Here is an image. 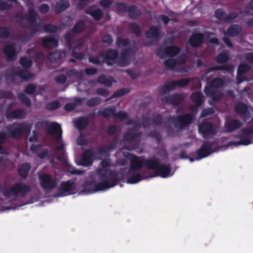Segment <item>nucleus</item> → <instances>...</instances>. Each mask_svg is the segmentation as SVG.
I'll use <instances>...</instances> for the list:
<instances>
[{
    "label": "nucleus",
    "instance_id": "obj_1",
    "mask_svg": "<svg viewBox=\"0 0 253 253\" xmlns=\"http://www.w3.org/2000/svg\"><path fill=\"white\" fill-rule=\"evenodd\" d=\"M97 173L103 181L95 183L92 181H86L83 185V191L85 193H93L104 190L117 185L124 179L125 171L121 169L120 171L111 169L97 170Z\"/></svg>",
    "mask_w": 253,
    "mask_h": 253
},
{
    "label": "nucleus",
    "instance_id": "obj_2",
    "mask_svg": "<svg viewBox=\"0 0 253 253\" xmlns=\"http://www.w3.org/2000/svg\"><path fill=\"white\" fill-rule=\"evenodd\" d=\"M160 160L156 157L146 159L145 161V165L148 169L154 170V175L151 177L160 176L163 178H166L169 175L171 171V167L169 164H160Z\"/></svg>",
    "mask_w": 253,
    "mask_h": 253
},
{
    "label": "nucleus",
    "instance_id": "obj_3",
    "mask_svg": "<svg viewBox=\"0 0 253 253\" xmlns=\"http://www.w3.org/2000/svg\"><path fill=\"white\" fill-rule=\"evenodd\" d=\"M31 191L30 186L23 183L16 182L8 188L2 187L0 183V192H2L3 196L6 198L16 197L18 195L25 197Z\"/></svg>",
    "mask_w": 253,
    "mask_h": 253
},
{
    "label": "nucleus",
    "instance_id": "obj_4",
    "mask_svg": "<svg viewBox=\"0 0 253 253\" xmlns=\"http://www.w3.org/2000/svg\"><path fill=\"white\" fill-rule=\"evenodd\" d=\"M224 84L223 79L216 77L205 86L204 91L208 97H211L214 102H218L222 98V93L217 89L222 87Z\"/></svg>",
    "mask_w": 253,
    "mask_h": 253
},
{
    "label": "nucleus",
    "instance_id": "obj_5",
    "mask_svg": "<svg viewBox=\"0 0 253 253\" xmlns=\"http://www.w3.org/2000/svg\"><path fill=\"white\" fill-rule=\"evenodd\" d=\"M8 131L9 136L13 139H19L23 133L30 134L32 129V124L25 122H14L6 127Z\"/></svg>",
    "mask_w": 253,
    "mask_h": 253
},
{
    "label": "nucleus",
    "instance_id": "obj_6",
    "mask_svg": "<svg viewBox=\"0 0 253 253\" xmlns=\"http://www.w3.org/2000/svg\"><path fill=\"white\" fill-rule=\"evenodd\" d=\"M35 127L38 130L46 128L48 133L53 135L57 142L62 141V128L60 125L56 122L49 123L46 121H39L35 123Z\"/></svg>",
    "mask_w": 253,
    "mask_h": 253
},
{
    "label": "nucleus",
    "instance_id": "obj_7",
    "mask_svg": "<svg viewBox=\"0 0 253 253\" xmlns=\"http://www.w3.org/2000/svg\"><path fill=\"white\" fill-rule=\"evenodd\" d=\"M142 131H135L134 127L126 129L123 135V141L126 142L135 141L137 143L135 145H126L124 148L128 151H132L137 149L141 141L139 138L142 136Z\"/></svg>",
    "mask_w": 253,
    "mask_h": 253
},
{
    "label": "nucleus",
    "instance_id": "obj_8",
    "mask_svg": "<svg viewBox=\"0 0 253 253\" xmlns=\"http://www.w3.org/2000/svg\"><path fill=\"white\" fill-rule=\"evenodd\" d=\"M17 77H19L22 81H27L33 78V75L26 69L22 70L19 67H13L9 74H6L5 77L7 81L11 83L18 84Z\"/></svg>",
    "mask_w": 253,
    "mask_h": 253
},
{
    "label": "nucleus",
    "instance_id": "obj_9",
    "mask_svg": "<svg viewBox=\"0 0 253 253\" xmlns=\"http://www.w3.org/2000/svg\"><path fill=\"white\" fill-rule=\"evenodd\" d=\"M195 115L185 114L175 117L170 116L168 119L169 122L173 123L175 127L182 130L189 126L194 121Z\"/></svg>",
    "mask_w": 253,
    "mask_h": 253
},
{
    "label": "nucleus",
    "instance_id": "obj_10",
    "mask_svg": "<svg viewBox=\"0 0 253 253\" xmlns=\"http://www.w3.org/2000/svg\"><path fill=\"white\" fill-rule=\"evenodd\" d=\"M138 48H124L118 55L116 63L122 67H127L135 60L136 49Z\"/></svg>",
    "mask_w": 253,
    "mask_h": 253
},
{
    "label": "nucleus",
    "instance_id": "obj_11",
    "mask_svg": "<svg viewBox=\"0 0 253 253\" xmlns=\"http://www.w3.org/2000/svg\"><path fill=\"white\" fill-rule=\"evenodd\" d=\"M216 144L217 143L215 141H204L201 147L195 153V155L197 156L196 160H200L214 152L215 150L214 147Z\"/></svg>",
    "mask_w": 253,
    "mask_h": 253
},
{
    "label": "nucleus",
    "instance_id": "obj_12",
    "mask_svg": "<svg viewBox=\"0 0 253 253\" xmlns=\"http://www.w3.org/2000/svg\"><path fill=\"white\" fill-rule=\"evenodd\" d=\"M126 157L128 158L130 161L129 168L127 171V176L131 175L132 172L141 169L142 167L147 168V166L145 164V161L146 159L141 160L137 156L131 154H128Z\"/></svg>",
    "mask_w": 253,
    "mask_h": 253
},
{
    "label": "nucleus",
    "instance_id": "obj_13",
    "mask_svg": "<svg viewBox=\"0 0 253 253\" xmlns=\"http://www.w3.org/2000/svg\"><path fill=\"white\" fill-rule=\"evenodd\" d=\"M39 181L41 187L45 190H52L57 184V179L48 173L41 175L39 176Z\"/></svg>",
    "mask_w": 253,
    "mask_h": 253
},
{
    "label": "nucleus",
    "instance_id": "obj_14",
    "mask_svg": "<svg viewBox=\"0 0 253 253\" xmlns=\"http://www.w3.org/2000/svg\"><path fill=\"white\" fill-rule=\"evenodd\" d=\"M76 188V183L74 181L69 180L61 182L58 188V192L60 196L64 197L75 194Z\"/></svg>",
    "mask_w": 253,
    "mask_h": 253
},
{
    "label": "nucleus",
    "instance_id": "obj_15",
    "mask_svg": "<svg viewBox=\"0 0 253 253\" xmlns=\"http://www.w3.org/2000/svg\"><path fill=\"white\" fill-rule=\"evenodd\" d=\"M198 130L204 138L211 137L216 133L214 126L212 123L207 121H203L199 124Z\"/></svg>",
    "mask_w": 253,
    "mask_h": 253
},
{
    "label": "nucleus",
    "instance_id": "obj_16",
    "mask_svg": "<svg viewBox=\"0 0 253 253\" xmlns=\"http://www.w3.org/2000/svg\"><path fill=\"white\" fill-rule=\"evenodd\" d=\"M161 101L164 104H170L174 107H178L183 104L184 97L181 94L174 93L162 97Z\"/></svg>",
    "mask_w": 253,
    "mask_h": 253
},
{
    "label": "nucleus",
    "instance_id": "obj_17",
    "mask_svg": "<svg viewBox=\"0 0 253 253\" xmlns=\"http://www.w3.org/2000/svg\"><path fill=\"white\" fill-rule=\"evenodd\" d=\"M100 56L103 58L104 62L108 66H112L117 60L118 51L116 48H109L105 53L101 54Z\"/></svg>",
    "mask_w": 253,
    "mask_h": 253
},
{
    "label": "nucleus",
    "instance_id": "obj_18",
    "mask_svg": "<svg viewBox=\"0 0 253 253\" xmlns=\"http://www.w3.org/2000/svg\"><path fill=\"white\" fill-rule=\"evenodd\" d=\"M94 157L95 154L92 149H86L83 152L79 165L82 166H90L92 164Z\"/></svg>",
    "mask_w": 253,
    "mask_h": 253
},
{
    "label": "nucleus",
    "instance_id": "obj_19",
    "mask_svg": "<svg viewBox=\"0 0 253 253\" xmlns=\"http://www.w3.org/2000/svg\"><path fill=\"white\" fill-rule=\"evenodd\" d=\"M181 48H157V55L161 59L172 57L177 55Z\"/></svg>",
    "mask_w": 253,
    "mask_h": 253
},
{
    "label": "nucleus",
    "instance_id": "obj_20",
    "mask_svg": "<svg viewBox=\"0 0 253 253\" xmlns=\"http://www.w3.org/2000/svg\"><path fill=\"white\" fill-rule=\"evenodd\" d=\"M235 111L238 114L243 115V120L247 121L250 117L248 105L244 103H239L235 107Z\"/></svg>",
    "mask_w": 253,
    "mask_h": 253
},
{
    "label": "nucleus",
    "instance_id": "obj_21",
    "mask_svg": "<svg viewBox=\"0 0 253 253\" xmlns=\"http://www.w3.org/2000/svg\"><path fill=\"white\" fill-rule=\"evenodd\" d=\"M120 6H122L123 8H127V11L128 13V16L130 18L133 19H138L142 14V12L140 10L138 9L137 7L135 5H131L127 7L126 5L123 3L119 4Z\"/></svg>",
    "mask_w": 253,
    "mask_h": 253
},
{
    "label": "nucleus",
    "instance_id": "obj_22",
    "mask_svg": "<svg viewBox=\"0 0 253 253\" xmlns=\"http://www.w3.org/2000/svg\"><path fill=\"white\" fill-rule=\"evenodd\" d=\"M242 126V123L238 119H231L227 121L224 124L225 131L226 132H232Z\"/></svg>",
    "mask_w": 253,
    "mask_h": 253
},
{
    "label": "nucleus",
    "instance_id": "obj_23",
    "mask_svg": "<svg viewBox=\"0 0 253 253\" xmlns=\"http://www.w3.org/2000/svg\"><path fill=\"white\" fill-rule=\"evenodd\" d=\"M206 33L205 34L200 33H193L189 39V42L193 47H198L202 45Z\"/></svg>",
    "mask_w": 253,
    "mask_h": 253
},
{
    "label": "nucleus",
    "instance_id": "obj_24",
    "mask_svg": "<svg viewBox=\"0 0 253 253\" xmlns=\"http://www.w3.org/2000/svg\"><path fill=\"white\" fill-rule=\"evenodd\" d=\"M26 115V114L24 110L21 109H15L12 111H7L5 116L7 119L11 120L12 119H24Z\"/></svg>",
    "mask_w": 253,
    "mask_h": 253
},
{
    "label": "nucleus",
    "instance_id": "obj_25",
    "mask_svg": "<svg viewBox=\"0 0 253 253\" xmlns=\"http://www.w3.org/2000/svg\"><path fill=\"white\" fill-rule=\"evenodd\" d=\"M161 33L159 28L152 26L145 32V36L148 39L158 40L161 36Z\"/></svg>",
    "mask_w": 253,
    "mask_h": 253
},
{
    "label": "nucleus",
    "instance_id": "obj_26",
    "mask_svg": "<svg viewBox=\"0 0 253 253\" xmlns=\"http://www.w3.org/2000/svg\"><path fill=\"white\" fill-rule=\"evenodd\" d=\"M177 88L176 80L169 81L160 88V92L162 94H165Z\"/></svg>",
    "mask_w": 253,
    "mask_h": 253
},
{
    "label": "nucleus",
    "instance_id": "obj_27",
    "mask_svg": "<svg viewBox=\"0 0 253 253\" xmlns=\"http://www.w3.org/2000/svg\"><path fill=\"white\" fill-rule=\"evenodd\" d=\"M31 169V165L29 163H25L20 165L18 168L19 175L23 179H26L29 174Z\"/></svg>",
    "mask_w": 253,
    "mask_h": 253
},
{
    "label": "nucleus",
    "instance_id": "obj_28",
    "mask_svg": "<svg viewBox=\"0 0 253 253\" xmlns=\"http://www.w3.org/2000/svg\"><path fill=\"white\" fill-rule=\"evenodd\" d=\"M85 12L91 15L96 20H99L103 17V12L102 10L95 6L86 8Z\"/></svg>",
    "mask_w": 253,
    "mask_h": 253
},
{
    "label": "nucleus",
    "instance_id": "obj_29",
    "mask_svg": "<svg viewBox=\"0 0 253 253\" xmlns=\"http://www.w3.org/2000/svg\"><path fill=\"white\" fill-rule=\"evenodd\" d=\"M16 48H3V52L6 57V60L8 62H14L17 58L18 52L16 50Z\"/></svg>",
    "mask_w": 253,
    "mask_h": 253
},
{
    "label": "nucleus",
    "instance_id": "obj_30",
    "mask_svg": "<svg viewBox=\"0 0 253 253\" xmlns=\"http://www.w3.org/2000/svg\"><path fill=\"white\" fill-rule=\"evenodd\" d=\"M39 18L38 13L34 9V4L30 2L29 4V12L28 20L32 24L35 23L37 20Z\"/></svg>",
    "mask_w": 253,
    "mask_h": 253
},
{
    "label": "nucleus",
    "instance_id": "obj_31",
    "mask_svg": "<svg viewBox=\"0 0 253 253\" xmlns=\"http://www.w3.org/2000/svg\"><path fill=\"white\" fill-rule=\"evenodd\" d=\"M190 99L197 106H201L204 102V96L201 92H194L190 96Z\"/></svg>",
    "mask_w": 253,
    "mask_h": 253
},
{
    "label": "nucleus",
    "instance_id": "obj_32",
    "mask_svg": "<svg viewBox=\"0 0 253 253\" xmlns=\"http://www.w3.org/2000/svg\"><path fill=\"white\" fill-rule=\"evenodd\" d=\"M74 123L75 126L78 129L81 130L84 129L89 124V121L88 119L86 117H81L77 118L74 121Z\"/></svg>",
    "mask_w": 253,
    "mask_h": 253
},
{
    "label": "nucleus",
    "instance_id": "obj_33",
    "mask_svg": "<svg viewBox=\"0 0 253 253\" xmlns=\"http://www.w3.org/2000/svg\"><path fill=\"white\" fill-rule=\"evenodd\" d=\"M133 173L134 172H132V174L130 176H127V173H126V177H127V183L129 184H135L145 178L140 173Z\"/></svg>",
    "mask_w": 253,
    "mask_h": 253
},
{
    "label": "nucleus",
    "instance_id": "obj_34",
    "mask_svg": "<svg viewBox=\"0 0 253 253\" xmlns=\"http://www.w3.org/2000/svg\"><path fill=\"white\" fill-rule=\"evenodd\" d=\"M114 107L106 108L102 110H100L97 112V115L99 116H102L105 118L114 117L115 115Z\"/></svg>",
    "mask_w": 253,
    "mask_h": 253
},
{
    "label": "nucleus",
    "instance_id": "obj_35",
    "mask_svg": "<svg viewBox=\"0 0 253 253\" xmlns=\"http://www.w3.org/2000/svg\"><path fill=\"white\" fill-rule=\"evenodd\" d=\"M42 45L43 47H54L58 46L57 41L52 38H44L42 39Z\"/></svg>",
    "mask_w": 253,
    "mask_h": 253
},
{
    "label": "nucleus",
    "instance_id": "obj_36",
    "mask_svg": "<svg viewBox=\"0 0 253 253\" xmlns=\"http://www.w3.org/2000/svg\"><path fill=\"white\" fill-rule=\"evenodd\" d=\"M66 76L68 77H75L79 80H82L84 77V73L83 71H78L75 69H72L66 72Z\"/></svg>",
    "mask_w": 253,
    "mask_h": 253
},
{
    "label": "nucleus",
    "instance_id": "obj_37",
    "mask_svg": "<svg viewBox=\"0 0 253 253\" xmlns=\"http://www.w3.org/2000/svg\"><path fill=\"white\" fill-rule=\"evenodd\" d=\"M97 82L101 84L110 87L112 85L114 80L111 77L107 78L104 75H101L98 77Z\"/></svg>",
    "mask_w": 253,
    "mask_h": 253
},
{
    "label": "nucleus",
    "instance_id": "obj_38",
    "mask_svg": "<svg viewBox=\"0 0 253 253\" xmlns=\"http://www.w3.org/2000/svg\"><path fill=\"white\" fill-rule=\"evenodd\" d=\"M233 67L231 65H223L211 67L208 69V71L211 72L214 71H225L230 72L233 71Z\"/></svg>",
    "mask_w": 253,
    "mask_h": 253
},
{
    "label": "nucleus",
    "instance_id": "obj_39",
    "mask_svg": "<svg viewBox=\"0 0 253 253\" xmlns=\"http://www.w3.org/2000/svg\"><path fill=\"white\" fill-rule=\"evenodd\" d=\"M69 6V3L67 0H61L56 3L54 7V10L56 13H59L62 11L65 10Z\"/></svg>",
    "mask_w": 253,
    "mask_h": 253
},
{
    "label": "nucleus",
    "instance_id": "obj_40",
    "mask_svg": "<svg viewBox=\"0 0 253 253\" xmlns=\"http://www.w3.org/2000/svg\"><path fill=\"white\" fill-rule=\"evenodd\" d=\"M242 28L237 25H234L229 27L226 32L227 34L232 37L238 35L241 32Z\"/></svg>",
    "mask_w": 253,
    "mask_h": 253
},
{
    "label": "nucleus",
    "instance_id": "obj_41",
    "mask_svg": "<svg viewBox=\"0 0 253 253\" xmlns=\"http://www.w3.org/2000/svg\"><path fill=\"white\" fill-rule=\"evenodd\" d=\"M239 137L240 138V141H239L238 142H229V144L230 145L233 144L236 146H238V145H248L250 144L252 142L253 139H252L250 138L243 137V135L240 136Z\"/></svg>",
    "mask_w": 253,
    "mask_h": 253
},
{
    "label": "nucleus",
    "instance_id": "obj_42",
    "mask_svg": "<svg viewBox=\"0 0 253 253\" xmlns=\"http://www.w3.org/2000/svg\"><path fill=\"white\" fill-rule=\"evenodd\" d=\"M115 144H110L107 146H102L97 149V153L99 155L108 154L113 149H115Z\"/></svg>",
    "mask_w": 253,
    "mask_h": 253
},
{
    "label": "nucleus",
    "instance_id": "obj_43",
    "mask_svg": "<svg viewBox=\"0 0 253 253\" xmlns=\"http://www.w3.org/2000/svg\"><path fill=\"white\" fill-rule=\"evenodd\" d=\"M166 68L171 71H176L175 67L177 65L175 59L169 58L164 62Z\"/></svg>",
    "mask_w": 253,
    "mask_h": 253
},
{
    "label": "nucleus",
    "instance_id": "obj_44",
    "mask_svg": "<svg viewBox=\"0 0 253 253\" xmlns=\"http://www.w3.org/2000/svg\"><path fill=\"white\" fill-rule=\"evenodd\" d=\"M19 63L24 69H28L32 66L33 61L26 56H22L19 60Z\"/></svg>",
    "mask_w": 253,
    "mask_h": 253
},
{
    "label": "nucleus",
    "instance_id": "obj_45",
    "mask_svg": "<svg viewBox=\"0 0 253 253\" xmlns=\"http://www.w3.org/2000/svg\"><path fill=\"white\" fill-rule=\"evenodd\" d=\"M18 98L20 102L26 107H30L31 106V101L30 99L24 93H19Z\"/></svg>",
    "mask_w": 253,
    "mask_h": 253
},
{
    "label": "nucleus",
    "instance_id": "obj_46",
    "mask_svg": "<svg viewBox=\"0 0 253 253\" xmlns=\"http://www.w3.org/2000/svg\"><path fill=\"white\" fill-rule=\"evenodd\" d=\"M130 91L129 88H122L116 90L112 95L111 98H118L122 97Z\"/></svg>",
    "mask_w": 253,
    "mask_h": 253
},
{
    "label": "nucleus",
    "instance_id": "obj_47",
    "mask_svg": "<svg viewBox=\"0 0 253 253\" xmlns=\"http://www.w3.org/2000/svg\"><path fill=\"white\" fill-rule=\"evenodd\" d=\"M47 58L51 62H56L61 58V54L58 50L54 51L48 54Z\"/></svg>",
    "mask_w": 253,
    "mask_h": 253
},
{
    "label": "nucleus",
    "instance_id": "obj_48",
    "mask_svg": "<svg viewBox=\"0 0 253 253\" xmlns=\"http://www.w3.org/2000/svg\"><path fill=\"white\" fill-rule=\"evenodd\" d=\"M85 28L84 22L82 20L78 21L73 27V32L75 34H79L82 32Z\"/></svg>",
    "mask_w": 253,
    "mask_h": 253
},
{
    "label": "nucleus",
    "instance_id": "obj_49",
    "mask_svg": "<svg viewBox=\"0 0 253 253\" xmlns=\"http://www.w3.org/2000/svg\"><path fill=\"white\" fill-rule=\"evenodd\" d=\"M129 28L130 31L135 34L136 36H139L141 34L140 27L138 24L135 22L129 24Z\"/></svg>",
    "mask_w": 253,
    "mask_h": 253
},
{
    "label": "nucleus",
    "instance_id": "obj_50",
    "mask_svg": "<svg viewBox=\"0 0 253 253\" xmlns=\"http://www.w3.org/2000/svg\"><path fill=\"white\" fill-rule=\"evenodd\" d=\"M101 102V98L99 97H92L88 99L86 105L89 107H93L100 104Z\"/></svg>",
    "mask_w": 253,
    "mask_h": 253
},
{
    "label": "nucleus",
    "instance_id": "obj_51",
    "mask_svg": "<svg viewBox=\"0 0 253 253\" xmlns=\"http://www.w3.org/2000/svg\"><path fill=\"white\" fill-rule=\"evenodd\" d=\"M241 132L243 137H248L253 139V126L243 128Z\"/></svg>",
    "mask_w": 253,
    "mask_h": 253
},
{
    "label": "nucleus",
    "instance_id": "obj_52",
    "mask_svg": "<svg viewBox=\"0 0 253 253\" xmlns=\"http://www.w3.org/2000/svg\"><path fill=\"white\" fill-rule=\"evenodd\" d=\"M215 60L218 64H224L229 60V57L226 53H220L216 56Z\"/></svg>",
    "mask_w": 253,
    "mask_h": 253
},
{
    "label": "nucleus",
    "instance_id": "obj_53",
    "mask_svg": "<svg viewBox=\"0 0 253 253\" xmlns=\"http://www.w3.org/2000/svg\"><path fill=\"white\" fill-rule=\"evenodd\" d=\"M60 106V103L58 100L51 101L46 105V109L49 111H53Z\"/></svg>",
    "mask_w": 253,
    "mask_h": 253
},
{
    "label": "nucleus",
    "instance_id": "obj_54",
    "mask_svg": "<svg viewBox=\"0 0 253 253\" xmlns=\"http://www.w3.org/2000/svg\"><path fill=\"white\" fill-rule=\"evenodd\" d=\"M251 68L250 65L247 63L240 64L237 69L238 74H244L247 73Z\"/></svg>",
    "mask_w": 253,
    "mask_h": 253
},
{
    "label": "nucleus",
    "instance_id": "obj_55",
    "mask_svg": "<svg viewBox=\"0 0 253 253\" xmlns=\"http://www.w3.org/2000/svg\"><path fill=\"white\" fill-rule=\"evenodd\" d=\"M191 82V79L184 78L176 80L177 87L183 88L186 86Z\"/></svg>",
    "mask_w": 253,
    "mask_h": 253
},
{
    "label": "nucleus",
    "instance_id": "obj_56",
    "mask_svg": "<svg viewBox=\"0 0 253 253\" xmlns=\"http://www.w3.org/2000/svg\"><path fill=\"white\" fill-rule=\"evenodd\" d=\"M149 136L155 138L159 144L162 141L161 135L156 130H151L148 134Z\"/></svg>",
    "mask_w": 253,
    "mask_h": 253
},
{
    "label": "nucleus",
    "instance_id": "obj_57",
    "mask_svg": "<svg viewBox=\"0 0 253 253\" xmlns=\"http://www.w3.org/2000/svg\"><path fill=\"white\" fill-rule=\"evenodd\" d=\"M163 121L164 118L161 114H157L152 119L153 124L158 126H161L163 124Z\"/></svg>",
    "mask_w": 253,
    "mask_h": 253
},
{
    "label": "nucleus",
    "instance_id": "obj_58",
    "mask_svg": "<svg viewBox=\"0 0 253 253\" xmlns=\"http://www.w3.org/2000/svg\"><path fill=\"white\" fill-rule=\"evenodd\" d=\"M129 41L128 39H125L121 38H118L116 42V44L118 47L127 46L129 45Z\"/></svg>",
    "mask_w": 253,
    "mask_h": 253
},
{
    "label": "nucleus",
    "instance_id": "obj_59",
    "mask_svg": "<svg viewBox=\"0 0 253 253\" xmlns=\"http://www.w3.org/2000/svg\"><path fill=\"white\" fill-rule=\"evenodd\" d=\"M36 91V86L33 84H28L25 89V91L26 93L33 95L34 94Z\"/></svg>",
    "mask_w": 253,
    "mask_h": 253
},
{
    "label": "nucleus",
    "instance_id": "obj_60",
    "mask_svg": "<svg viewBox=\"0 0 253 253\" xmlns=\"http://www.w3.org/2000/svg\"><path fill=\"white\" fill-rule=\"evenodd\" d=\"M118 127L115 125L108 126L105 130L106 133L109 135H114L117 131Z\"/></svg>",
    "mask_w": 253,
    "mask_h": 253
},
{
    "label": "nucleus",
    "instance_id": "obj_61",
    "mask_svg": "<svg viewBox=\"0 0 253 253\" xmlns=\"http://www.w3.org/2000/svg\"><path fill=\"white\" fill-rule=\"evenodd\" d=\"M212 33H206L205 37L208 39V42L211 44H219V41L216 38L211 37Z\"/></svg>",
    "mask_w": 253,
    "mask_h": 253
},
{
    "label": "nucleus",
    "instance_id": "obj_62",
    "mask_svg": "<svg viewBox=\"0 0 253 253\" xmlns=\"http://www.w3.org/2000/svg\"><path fill=\"white\" fill-rule=\"evenodd\" d=\"M44 29L46 32L51 33H56L58 30L57 26L52 24L45 25Z\"/></svg>",
    "mask_w": 253,
    "mask_h": 253
},
{
    "label": "nucleus",
    "instance_id": "obj_63",
    "mask_svg": "<svg viewBox=\"0 0 253 253\" xmlns=\"http://www.w3.org/2000/svg\"><path fill=\"white\" fill-rule=\"evenodd\" d=\"M89 61L95 65H102L103 63H105L104 59L102 61L100 60L99 56L89 57Z\"/></svg>",
    "mask_w": 253,
    "mask_h": 253
},
{
    "label": "nucleus",
    "instance_id": "obj_64",
    "mask_svg": "<svg viewBox=\"0 0 253 253\" xmlns=\"http://www.w3.org/2000/svg\"><path fill=\"white\" fill-rule=\"evenodd\" d=\"M214 113V110L211 108H208L204 109L201 114V117L202 118L206 117L208 116L212 115Z\"/></svg>",
    "mask_w": 253,
    "mask_h": 253
}]
</instances>
